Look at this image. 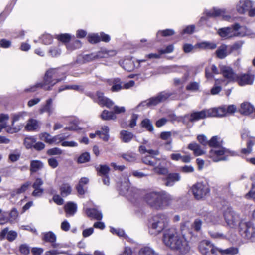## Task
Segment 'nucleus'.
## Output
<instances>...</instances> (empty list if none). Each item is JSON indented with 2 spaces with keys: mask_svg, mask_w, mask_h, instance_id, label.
Here are the masks:
<instances>
[{
  "mask_svg": "<svg viewBox=\"0 0 255 255\" xmlns=\"http://www.w3.org/2000/svg\"><path fill=\"white\" fill-rule=\"evenodd\" d=\"M220 70L223 76L228 79L229 81L236 82L237 74L234 72L231 67L226 66H222L220 67Z\"/></svg>",
  "mask_w": 255,
  "mask_h": 255,
  "instance_id": "nucleus-16",
  "label": "nucleus"
},
{
  "mask_svg": "<svg viewBox=\"0 0 255 255\" xmlns=\"http://www.w3.org/2000/svg\"><path fill=\"white\" fill-rule=\"evenodd\" d=\"M30 185V183L29 182H27L21 185V186L16 189L15 192L16 194H21L24 193L26 191L29 185Z\"/></svg>",
  "mask_w": 255,
  "mask_h": 255,
  "instance_id": "nucleus-60",
  "label": "nucleus"
},
{
  "mask_svg": "<svg viewBox=\"0 0 255 255\" xmlns=\"http://www.w3.org/2000/svg\"><path fill=\"white\" fill-rule=\"evenodd\" d=\"M121 156L125 160L130 162H134L136 159V154L133 152L123 153Z\"/></svg>",
  "mask_w": 255,
  "mask_h": 255,
  "instance_id": "nucleus-45",
  "label": "nucleus"
},
{
  "mask_svg": "<svg viewBox=\"0 0 255 255\" xmlns=\"http://www.w3.org/2000/svg\"><path fill=\"white\" fill-rule=\"evenodd\" d=\"M216 56L221 59H224L229 53V46L226 44H222L216 51Z\"/></svg>",
  "mask_w": 255,
  "mask_h": 255,
  "instance_id": "nucleus-27",
  "label": "nucleus"
},
{
  "mask_svg": "<svg viewBox=\"0 0 255 255\" xmlns=\"http://www.w3.org/2000/svg\"><path fill=\"white\" fill-rule=\"evenodd\" d=\"M159 192H152L146 194L145 200L152 208L159 209Z\"/></svg>",
  "mask_w": 255,
  "mask_h": 255,
  "instance_id": "nucleus-12",
  "label": "nucleus"
},
{
  "mask_svg": "<svg viewBox=\"0 0 255 255\" xmlns=\"http://www.w3.org/2000/svg\"><path fill=\"white\" fill-rule=\"evenodd\" d=\"M85 212L87 216L91 219L101 220L103 215L101 211L95 208H87Z\"/></svg>",
  "mask_w": 255,
  "mask_h": 255,
  "instance_id": "nucleus-25",
  "label": "nucleus"
},
{
  "mask_svg": "<svg viewBox=\"0 0 255 255\" xmlns=\"http://www.w3.org/2000/svg\"><path fill=\"white\" fill-rule=\"evenodd\" d=\"M188 148L193 151L196 156H200L205 153V151L201 149V146L195 142L190 143L188 146Z\"/></svg>",
  "mask_w": 255,
  "mask_h": 255,
  "instance_id": "nucleus-28",
  "label": "nucleus"
},
{
  "mask_svg": "<svg viewBox=\"0 0 255 255\" xmlns=\"http://www.w3.org/2000/svg\"><path fill=\"white\" fill-rule=\"evenodd\" d=\"M253 2L250 0H240L238 3L236 8L237 11L240 14H244L251 8Z\"/></svg>",
  "mask_w": 255,
  "mask_h": 255,
  "instance_id": "nucleus-18",
  "label": "nucleus"
},
{
  "mask_svg": "<svg viewBox=\"0 0 255 255\" xmlns=\"http://www.w3.org/2000/svg\"><path fill=\"white\" fill-rule=\"evenodd\" d=\"M120 194L126 196L127 198L130 199L131 197H135V193L133 188H131L128 184H122L120 190Z\"/></svg>",
  "mask_w": 255,
  "mask_h": 255,
  "instance_id": "nucleus-22",
  "label": "nucleus"
},
{
  "mask_svg": "<svg viewBox=\"0 0 255 255\" xmlns=\"http://www.w3.org/2000/svg\"><path fill=\"white\" fill-rule=\"evenodd\" d=\"M88 41L92 44H95L101 41L100 37L98 34H93L88 36Z\"/></svg>",
  "mask_w": 255,
  "mask_h": 255,
  "instance_id": "nucleus-54",
  "label": "nucleus"
},
{
  "mask_svg": "<svg viewBox=\"0 0 255 255\" xmlns=\"http://www.w3.org/2000/svg\"><path fill=\"white\" fill-rule=\"evenodd\" d=\"M97 175L99 176H106L109 175L110 171V167L106 165H100L95 167Z\"/></svg>",
  "mask_w": 255,
  "mask_h": 255,
  "instance_id": "nucleus-33",
  "label": "nucleus"
},
{
  "mask_svg": "<svg viewBox=\"0 0 255 255\" xmlns=\"http://www.w3.org/2000/svg\"><path fill=\"white\" fill-rule=\"evenodd\" d=\"M196 47L202 49H215L217 47V44L214 42L204 41L196 44Z\"/></svg>",
  "mask_w": 255,
  "mask_h": 255,
  "instance_id": "nucleus-35",
  "label": "nucleus"
},
{
  "mask_svg": "<svg viewBox=\"0 0 255 255\" xmlns=\"http://www.w3.org/2000/svg\"><path fill=\"white\" fill-rule=\"evenodd\" d=\"M26 112H20L12 115V126H13L14 123L18 121L20 119H23L24 117L26 115Z\"/></svg>",
  "mask_w": 255,
  "mask_h": 255,
  "instance_id": "nucleus-48",
  "label": "nucleus"
},
{
  "mask_svg": "<svg viewBox=\"0 0 255 255\" xmlns=\"http://www.w3.org/2000/svg\"><path fill=\"white\" fill-rule=\"evenodd\" d=\"M141 160L143 163L153 167L156 166L159 161V159L155 156L146 155L142 157Z\"/></svg>",
  "mask_w": 255,
  "mask_h": 255,
  "instance_id": "nucleus-29",
  "label": "nucleus"
},
{
  "mask_svg": "<svg viewBox=\"0 0 255 255\" xmlns=\"http://www.w3.org/2000/svg\"><path fill=\"white\" fill-rule=\"evenodd\" d=\"M60 41L67 43H68L71 39V35L69 34H61L60 35H57L56 37Z\"/></svg>",
  "mask_w": 255,
  "mask_h": 255,
  "instance_id": "nucleus-53",
  "label": "nucleus"
},
{
  "mask_svg": "<svg viewBox=\"0 0 255 255\" xmlns=\"http://www.w3.org/2000/svg\"><path fill=\"white\" fill-rule=\"evenodd\" d=\"M175 33L174 31L171 29H166L164 30L159 31L157 33V36L158 37L159 34L163 37H167L174 35Z\"/></svg>",
  "mask_w": 255,
  "mask_h": 255,
  "instance_id": "nucleus-56",
  "label": "nucleus"
},
{
  "mask_svg": "<svg viewBox=\"0 0 255 255\" xmlns=\"http://www.w3.org/2000/svg\"><path fill=\"white\" fill-rule=\"evenodd\" d=\"M174 46L172 44L168 45L165 49H159L158 50V52L160 53V54H166V53H172L174 50Z\"/></svg>",
  "mask_w": 255,
  "mask_h": 255,
  "instance_id": "nucleus-62",
  "label": "nucleus"
},
{
  "mask_svg": "<svg viewBox=\"0 0 255 255\" xmlns=\"http://www.w3.org/2000/svg\"><path fill=\"white\" fill-rule=\"evenodd\" d=\"M208 117H209L208 109H203L200 111L193 112L190 114L185 115L182 117V122L185 124L188 122L193 123Z\"/></svg>",
  "mask_w": 255,
  "mask_h": 255,
  "instance_id": "nucleus-10",
  "label": "nucleus"
},
{
  "mask_svg": "<svg viewBox=\"0 0 255 255\" xmlns=\"http://www.w3.org/2000/svg\"><path fill=\"white\" fill-rule=\"evenodd\" d=\"M67 49L69 50H73L81 47V42L79 40H75L73 43L66 44Z\"/></svg>",
  "mask_w": 255,
  "mask_h": 255,
  "instance_id": "nucleus-50",
  "label": "nucleus"
},
{
  "mask_svg": "<svg viewBox=\"0 0 255 255\" xmlns=\"http://www.w3.org/2000/svg\"><path fill=\"white\" fill-rule=\"evenodd\" d=\"M220 254L221 255H235L239 253V249L237 247H231L226 249L220 248Z\"/></svg>",
  "mask_w": 255,
  "mask_h": 255,
  "instance_id": "nucleus-40",
  "label": "nucleus"
},
{
  "mask_svg": "<svg viewBox=\"0 0 255 255\" xmlns=\"http://www.w3.org/2000/svg\"><path fill=\"white\" fill-rule=\"evenodd\" d=\"M244 43V41L240 40L235 42L232 45L229 46V53H231L234 51H238L239 50H240Z\"/></svg>",
  "mask_w": 255,
  "mask_h": 255,
  "instance_id": "nucleus-44",
  "label": "nucleus"
},
{
  "mask_svg": "<svg viewBox=\"0 0 255 255\" xmlns=\"http://www.w3.org/2000/svg\"><path fill=\"white\" fill-rule=\"evenodd\" d=\"M172 133L170 131H163L160 133V137L163 140L168 141L171 139Z\"/></svg>",
  "mask_w": 255,
  "mask_h": 255,
  "instance_id": "nucleus-63",
  "label": "nucleus"
},
{
  "mask_svg": "<svg viewBox=\"0 0 255 255\" xmlns=\"http://www.w3.org/2000/svg\"><path fill=\"white\" fill-rule=\"evenodd\" d=\"M238 154L235 151L226 148L223 146L220 147L211 149L208 153V157L214 162L226 161L228 156H236Z\"/></svg>",
  "mask_w": 255,
  "mask_h": 255,
  "instance_id": "nucleus-3",
  "label": "nucleus"
},
{
  "mask_svg": "<svg viewBox=\"0 0 255 255\" xmlns=\"http://www.w3.org/2000/svg\"><path fill=\"white\" fill-rule=\"evenodd\" d=\"M139 255H159L155 254L153 250L149 247H145L141 248L139 251Z\"/></svg>",
  "mask_w": 255,
  "mask_h": 255,
  "instance_id": "nucleus-47",
  "label": "nucleus"
},
{
  "mask_svg": "<svg viewBox=\"0 0 255 255\" xmlns=\"http://www.w3.org/2000/svg\"><path fill=\"white\" fill-rule=\"evenodd\" d=\"M17 237V232L13 230L8 231L7 227L5 228L0 232V239L1 240L5 239L6 237L8 241L12 242L16 239Z\"/></svg>",
  "mask_w": 255,
  "mask_h": 255,
  "instance_id": "nucleus-19",
  "label": "nucleus"
},
{
  "mask_svg": "<svg viewBox=\"0 0 255 255\" xmlns=\"http://www.w3.org/2000/svg\"><path fill=\"white\" fill-rule=\"evenodd\" d=\"M110 231L112 234H116L120 237H123L127 240L129 239L128 236L125 234L124 231L122 229H115L113 227H111Z\"/></svg>",
  "mask_w": 255,
  "mask_h": 255,
  "instance_id": "nucleus-46",
  "label": "nucleus"
},
{
  "mask_svg": "<svg viewBox=\"0 0 255 255\" xmlns=\"http://www.w3.org/2000/svg\"><path fill=\"white\" fill-rule=\"evenodd\" d=\"M43 167V163L37 160H33L31 161L30 170L31 173L36 172Z\"/></svg>",
  "mask_w": 255,
  "mask_h": 255,
  "instance_id": "nucleus-38",
  "label": "nucleus"
},
{
  "mask_svg": "<svg viewBox=\"0 0 255 255\" xmlns=\"http://www.w3.org/2000/svg\"><path fill=\"white\" fill-rule=\"evenodd\" d=\"M41 39L42 40V43L45 45L50 44L53 41L52 37L51 35L48 34H43L41 36Z\"/></svg>",
  "mask_w": 255,
  "mask_h": 255,
  "instance_id": "nucleus-58",
  "label": "nucleus"
},
{
  "mask_svg": "<svg viewBox=\"0 0 255 255\" xmlns=\"http://www.w3.org/2000/svg\"><path fill=\"white\" fill-rule=\"evenodd\" d=\"M209 234L211 238L214 239H224L226 238V236L220 232L215 231H209Z\"/></svg>",
  "mask_w": 255,
  "mask_h": 255,
  "instance_id": "nucleus-51",
  "label": "nucleus"
},
{
  "mask_svg": "<svg viewBox=\"0 0 255 255\" xmlns=\"http://www.w3.org/2000/svg\"><path fill=\"white\" fill-rule=\"evenodd\" d=\"M159 209L170 205L173 200V197L165 191L159 192Z\"/></svg>",
  "mask_w": 255,
  "mask_h": 255,
  "instance_id": "nucleus-15",
  "label": "nucleus"
},
{
  "mask_svg": "<svg viewBox=\"0 0 255 255\" xmlns=\"http://www.w3.org/2000/svg\"><path fill=\"white\" fill-rule=\"evenodd\" d=\"M62 153V150L57 147L49 149L47 151V154L49 155H61Z\"/></svg>",
  "mask_w": 255,
  "mask_h": 255,
  "instance_id": "nucleus-59",
  "label": "nucleus"
},
{
  "mask_svg": "<svg viewBox=\"0 0 255 255\" xmlns=\"http://www.w3.org/2000/svg\"><path fill=\"white\" fill-rule=\"evenodd\" d=\"M163 240L167 246L178 251L181 254L187 253L190 250L186 240L174 228H170L165 231Z\"/></svg>",
  "mask_w": 255,
  "mask_h": 255,
  "instance_id": "nucleus-1",
  "label": "nucleus"
},
{
  "mask_svg": "<svg viewBox=\"0 0 255 255\" xmlns=\"http://www.w3.org/2000/svg\"><path fill=\"white\" fill-rule=\"evenodd\" d=\"M54 108L52 105V99L49 98L46 101V103L42 105L39 110V113L42 114L44 113H47L49 115L52 114Z\"/></svg>",
  "mask_w": 255,
  "mask_h": 255,
  "instance_id": "nucleus-24",
  "label": "nucleus"
},
{
  "mask_svg": "<svg viewBox=\"0 0 255 255\" xmlns=\"http://www.w3.org/2000/svg\"><path fill=\"white\" fill-rule=\"evenodd\" d=\"M61 81V79H57V81H56L52 74L48 70L44 75L43 81L42 82L37 83L35 85L31 86L29 88L25 89V91L27 92H33L36 91L38 88H41L45 90L50 91L56 83Z\"/></svg>",
  "mask_w": 255,
  "mask_h": 255,
  "instance_id": "nucleus-2",
  "label": "nucleus"
},
{
  "mask_svg": "<svg viewBox=\"0 0 255 255\" xmlns=\"http://www.w3.org/2000/svg\"><path fill=\"white\" fill-rule=\"evenodd\" d=\"M97 100L95 101L100 106H102L108 98L104 96V93L101 91H97L96 93Z\"/></svg>",
  "mask_w": 255,
  "mask_h": 255,
  "instance_id": "nucleus-52",
  "label": "nucleus"
},
{
  "mask_svg": "<svg viewBox=\"0 0 255 255\" xmlns=\"http://www.w3.org/2000/svg\"><path fill=\"white\" fill-rule=\"evenodd\" d=\"M206 15L208 17H217L220 16H224L225 11L219 8H214L213 9L206 12Z\"/></svg>",
  "mask_w": 255,
  "mask_h": 255,
  "instance_id": "nucleus-39",
  "label": "nucleus"
},
{
  "mask_svg": "<svg viewBox=\"0 0 255 255\" xmlns=\"http://www.w3.org/2000/svg\"><path fill=\"white\" fill-rule=\"evenodd\" d=\"M239 112L242 115H250L254 112V106L249 102H244L240 105Z\"/></svg>",
  "mask_w": 255,
  "mask_h": 255,
  "instance_id": "nucleus-23",
  "label": "nucleus"
},
{
  "mask_svg": "<svg viewBox=\"0 0 255 255\" xmlns=\"http://www.w3.org/2000/svg\"><path fill=\"white\" fill-rule=\"evenodd\" d=\"M49 53L52 57H57L61 54V50L57 47H51L49 51Z\"/></svg>",
  "mask_w": 255,
  "mask_h": 255,
  "instance_id": "nucleus-64",
  "label": "nucleus"
},
{
  "mask_svg": "<svg viewBox=\"0 0 255 255\" xmlns=\"http://www.w3.org/2000/svg\"><path fill=\"white\" fill-rule=\"evenodd\" d=\"M240 28V25L236 23L231 26L220 28L218 31V33L221 37L225 38L238 36L243 37L245 35V34L238 31Z\"/></svg>",
  "mask_w": 255,
  "mask_h": 255,
  "instance_id": "nucleus-8",
  "label": "nucleus"
},
{
  "mask_svg": "<svg viewBox=\"0 0 255 255\" xmlns=\"http://www.w3.org/2000/svg\"><path fill=\"white\" fill-rule=\"evenodd\" d=\"M224 217L227 224L231 228H234L239 223L240 218L231 208H228L224 213Z\"/></svg>",
  "mask_w": 255,
  "mask_h": 255,
  "instance_id": "nucleus-11",
  "label": "nucleus"
},
{
  "mask_svg": "<svg viewBox=\"0 0 255 255\" xmlns=\"http://www.w3.org/2000/svg\"><path fill=\"white\" fill-rule=\"evenodd\" d=\"M120 134L121 139L124 143L129 142L134 137L132 132L124 130H122Z\"/></svg>",
  "mask_w": 255,
  "mask_h": 255,
  "instance_id": "nucleus-34",
  "label": "nucleus"
},
{
  "mask_svg": "<svg viewBox=\"0 0 255 255\" xmlns=\"http://www.w3.org/2000/svg\"><path fill=\"white\" fill-rule=\"evenodd\" d=\"M199 84L196 82H190L186 87L188 91H197L199 90Z\"/></svg>",
  "mask_w": 255,
  "mask_h": 255,
  "instance_id": "nucleus-57",
  "label": "nucleus"
},
{
  "mask_svg": "<svg viewBox=\"0 0 255 255\" xmlns=\"http://www.w3.org/2000/svg\"><path fill=\"white\" fill-rule=\"evenodd\" d=\"M198 249L203 255H221L220 248L216 247L207 240L201 241L199 244Z\"/></svg>",
  "mask_w": 255,
  "mask_h": 255,
  "instance_id": "nucleus-9",
  "label": "nucleus"
},
{
  "mask_svg": "<svg viewBox=\"0 0 255 255\" xmlns=\"http://www.w3.org/2000/svg\"><path fill=\"white\" fill-rule=\"evenodd\" d=\"M165 161L159 159L156 166H153V171L159 175H166L168 173V169L165 167Z\"/></svg>",
  "mask_w": 255,
  "mask_h": 255,
  "instance_id": "nucleus-21",
  "label": "nucleus"
},
{
  "mask_svg": "<svg viewBox=\"0 0 255 255\" xmlns=\"http://www.w3.org/2000/svg\"><path fill=\"white\" fill-rule=\"evenodd\" d=\"M77 205L73 202H69L64 206L66 217L73 216L77 211Z\"/></svg>",
  "mask_w": 255,
  "mask_h": 255,
  "instance_id": "nucleus-30",
  "label": "nucleus"
},
{
  "mask_svg": "<svg viewBox=\"0 0 255 255\" xmlns=\"http://www.w3.org/2000/svg\"><path fill=\"white\" fill-rule=\"evenodd\" d=\"M255 76L251 73H242L237 75L236 82L241 86L246 85H252L254 82Z\"/></svg>",
  "mask_w": 255,
  "mask_h": 255,
  "instance_id": "nucleus-13",
  "label": "nucleus"
},
{
  "mask_svg": "<svg viewBox=\"0 0 255 255\" xmlns=\"http://www.w3.org/2000/svg\"><path fill=\"white\" fill-rule=\"evenodd\" d=\"M180 179V175L178 173H167L166 177L163 178V180L165 182L164 185L168 187L174 186L175 183L179 181Z\"/></svg>",
  "mask_w": 255,
  "mask_h": 255,
  "instance_id": "nucleus-17",
  "label": "nucleus"
},
{
  "mask_svg": "<svg viewBox=\"0 0 255 255\" xmlns=\"http://www.w3.org/2000/svg\"><path fill=\"white\" fill-rule=\"evenodd\" d=\"M207 109L208 111V116L209 117H221L225 116L226 114V109L224 107L212 108Z\"/></svg>",
  "mask_w": 255,
  "mask_h": 255,
  "instance_id": "nucleus-20",
  "label": "nucleus"
},
{
  "mask_svg": "<svg viewBox=\"0 0 255 255\" xmlns=\"http://www.w3.org/2000/svg\"><path fill=\"white\" fill-rule=\"evenodd\" d=\"M90 160V155L88 152H84L81 154L78 157L77 162L79 163H84L89 162Z\"/></svg>",
  "mask_w": 255,
  "mask_h": 255,
  "instance_id": "nucleus-49",
  "label": "nucleus"
},
{
  "mask_svg": "<svg viewBox=\"0 0 255 255\" xmlns=\"http://www.w3.org/2000/svg\"><path fill=\"white\" fill-rule=\"evenodd\" d=\"M19 251L24 255H28L30 253V247L26 244H23L20 245Z\"/></svg>",
  "mask_w": 255,
  "mask_h": 255,
  "instance_id": "nucleus-55",
  "label": "nucleus"
},
{
  "mask_svg": "<svg viewBox=\"0 0 255 255\" xmlns=\"http://www.w3.org/2000/svg\"><path fill=\"white\" fill-rule=\"evenodd\" d=\"M173 95L172 92L162 91L156 96L152 97L147 100L140 102L136 107L138 109L140 107H149L152 106H156L158 104L163 102Z\"/></svg>",
  "mask_w": 255,
  "mask_h": 255,
  "instance_id": "nucleus-6",
  "label": "nucleus"
},
{
  "mask_svg": "<svg viewBox=\"0 0 255 255\" xmlns=\"http://www.w3.org/2000/svg\"><path fill=\"white\" fill-rule=\"evenodd\" d=\"M169 219L166 215L157 214L152 217L151 221L150 232L152 234H158L167 225Z\"/></svg>",
  "mask_w": 255,
  "mask_h": 255,
  "instance_id": "nucleus-5",
  "label": "nucleus"
},
{
  "mask_svg": "<svg viewBox=\"0 0 255 255\" xmlns=\"http://www.w3.org/2000/svg\"><path fill=\"white\" fill-rule=\"evenodd\" d=\"M61 195L62 197H66L71 194L72 192V187L69 183H64L59 188Z\"/></svg>",
  "mask_w": 255,
  "mask_h": 255,
  "instance_id": "nucleus-36",
  "label": "nucleus"
},
{
  "mask_svg": "<svg viewBox=\"0 0 255 255\" xmlns=\"http://www.w3.org/2000/svg\"><path fill=\"white\" fill-rule=\"evenodd\" d=\"M39 128L38 121L35 119H30L25 126V129L28 131H35Z\"/></svg>",
  "mask_w": 255,
  "mask_h": 255,
  "instance_id": "nucleus-31",
  "label": "nucleus"
},
{
  "mask_svg": "<svg viewBox=\"0 0 255 255\" xmlns=\"http://www.w3.org/2000/svg\"><path fill=\"white\" fill-rule=\"evenodd\" d=\"M123 87L121 85V80L119 78L115 79L113 81V85L111 87V90L113 92H116L122 89Z\"/></svg>",
  "mask_w": 255,
  "mask_h": 255,
  "instance_id": "nucleus-43",
  "label": "nucleus"
},
{
  "mask_svg": "<svg viewBox=\"0 0 255 255\" xmlns=\"http://www.w3.org/2000/svg\"><path fill=\"white\" fill-rule=\"evenodd\" d=\"M239 233L244 240L255 242V226L252 222L242 221L239 223Z\"/></svg>",
  "mask_w": 255,
  "mask_h": 255,
  "instance_id": "nucleus-4",
  "label": "nucleus"
},
{
  "mask_svg": "<svg viewBox=\"0 0 255 255\" xmlns=\"http://www.w3.org/2000/svg\"><path fill=\"white\" fill-rule=\"evenodd\" d=\"M110 52H111V51L105 49L101 50L97 53H92L84 55L83 56V60L85 63L89 62L96 59L106 57L109 55Z\"/></svg>",
  "mask_w": 255,
  "mask_h": 255,
  "instance_id": "nucleus-14",
  "label": "nucleus"
},
{
  "mask_svg": "<svg viewBox=\"0 0 255 255\" xmlns=\"http://www.w3.org/2000/svg\"><path fill=\"white\" fill-rule=\"evenodd\" d=\"M101 117L104 120H115L117 118L113 112L109 111L106 110L103 111L101 114Z\"/></svg>",
  "mask_w": 255,
  "mask_h": 255,
  "instance_id": "nucleus-41",
  "label": "nucleus"
},
{
  "mask_svg": "<svg viewBox=\"0 0 255 255\" xmlns=\"http://www.w3.org/2000/svg\"><path fill=\"white\" fill-rule=\"evenodd\" d=\"M141 125L150 132H152L154 130L153 124L148 119H143L141 123Z\"/></svg>",
  "mask_w": 255,
  "mask_h": 255,
  "instance_id": "nucleus-42",
  "label": "nucleus"
},
{
  "mask_svg": "<svg viewBox=\"0 0 255 255\" xmlns=\"http://www.w3.org/2000/svg\"><path fill=\"white\" fill-rule=\"evenodd\" d=\"M50 73L52 74L53 76L56 81L57 79H61V81L66 79V76L64 72L60 68H50L48 69Z\"/></svg>",
  "mask_w": 255,
  "mask_h": 255,
  "instance_id": "nucleus-32",
  "label": "nucleus"
},
{
  "mask_svg": "<svg viewBox=\"0 0 255 255\" xmlns=\"http://www.w3.org/2000/svg\"><path fill=\"white\" fill-rule=\"evenodd\" d=\"M43 240L51 244L52 247L55 248L58 247L59 244L56 243V236L52 232H48L44 234Z\"/></svg>",
  "mask_w": 255,
  "mask_h": 255,
  "instance_id": "nucleus-26",
  "label": "nucleus"
},
{
  "mask_svg": "<svg viewBox=\"0 0 255 255\" xmlns=\"http://www.w3.org/2000/svg\"><path fill=\"white\" fill-rule=\"evenodd\" d=\"M191 191L194 198L199 200L205 199L209 195L210 189L207 184L200 182L192 186Z\"/></svg>",
  "mask_w": 255,
  "mask_h": 255,
  "instance_id": "nucleus-7",
  "label": "nucleus"
},
{
  "mask_svg": "<svg viewBox=\"0 0 255 255\" xmlns=\"http://www.w3.org/2000/svg\"><path fill=\"white\" fill-rule=\"evenodd\" d=\"M220 138L218 136H213L209 140L208 145L210 147L214 149L216 148L220 147L223 145V141L219 140Z\"/></svg>",
  "mask_w": 255,
  "mask_h": 255,
  "instance_id": "nucleus-37",
  "label": "nucleus"
},
{
  "mask_svg": "<svg viewBox=\"0 0 255 255\" xmlns=\"http://www.w3.org/2000/svg\"><path fill=\"white\" fill-rule=\"evenodd\" d=\"M198 47H196V44L193 46L191 44L185 43L183 45V49L185 53H188L192 51V50L197 48Z\"/></svg>",
  "mask_w": 255,
  "mask_h": 255,
  "instance_id": "nucleus-61",
  "label": "nucleus"
}]
</instances>
